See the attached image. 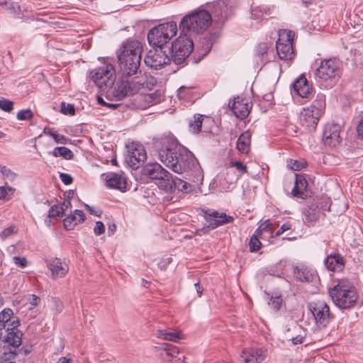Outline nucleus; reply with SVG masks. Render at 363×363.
<instances>
[{"instance_id": "nucleus-1", "label": "nucleus", "mask_w": 363, "mask_h": 363, "mask_svg": "<svg viewBox=\"0 0 363 363\" xmlns=\"http://www.w3.org/2000/svg\"><path fill=\"white\" fill-rule=\"evenodd\" d=\"M155 145L158 149L159 159L177 174H188L197 180L203 178L201 167L194 154L179 145L171 135L157 138Z\"/></svg>"}, {"instance_id": "nucleus-2", "label": "nucleus", "mask_w": 363, "mask_h": 363, "mask_svg": "<svg viewBox=\"0 0 363 363\" xmlns=\"http://www.w3.org/2000/svg\"><path fill=\"white\" fill-rule=\"evenodd\" d=\"M20 325V320L10 308H4L1 311V329L7 331L4 340V351H1V359L9 360L18 354L17 349L22 342V333L17 329Z\"/></svg>"}, {"instance_id": "nucleus-3", "label": "nucleus", "mask_w": 363, "mask_h": 363, "mask_svg": "<svg viewBox=\"0 0 363 363\" xmlns=\"http://www.w3.org/2000/svg\"><path fill=\"white\" fill-rule=\"evenodd\" d=\"M212 25L211 14L204 6H201L184 16L179 26L182 33L201 35L207 32Z\"/></svg>"}, {"instance_id": "nucleus-4", "label": "nucleus", "mask_w": 363, "mask_h": 363, "mask_svg": "<svg viewBox=\"0 0 363 363\" xmlns=\"http://www.w3.org/2000/svg\"><path fill=\"white\" fill-rule=\"evenodd\" d=\"M329 294L334 303L343 309L354 306L358 298L354 286L347 280H340L329 290Z\"/></svg>"}, {"instance_id": "nucleus-5", "label": "nucleus", "mask_w": 363, "mask_h": 363, "mask_svg": "<svg viewBox=\"0 0 363 363\" xmlns=\"http://www.w3.org/2000/svg\"><path fill=\"white\" fill-rule=\"evenodd\" d=\"M340 67L337 57L322 60L315 71L316 81L325 86H332L340 77Z\"/></svg>"}, {"instance_id": "nucleus-6", "label": "nucleus", "mask_w": 363, "mask_h": 363, "mask_svg": "<svg viewBox=\"0 0 363 363\" xmlns=\"http://www.w3.org/2000/svg\"><path fill=\"white\" fill-rule=\"evenodd\" d=\"M194 43L191 38L184 33L179 35L172 44L170 58L176 65H182L186 62L193 52Z\"/></svg>"}, {"instance_id": "nucleus-7", "label": "nucleus", "mask_w": 363, "mask_h": 363, "mask_svg": "<svg viewBox=\"0 0 363 363\" xmlns=\"http://www.w3.org/2000/svg\"><path fill=\"white\" fill-rule=\"evenodd\" d=\"M177 26L172 21L162 23L150 30L147 34V40L150 44L157 48L166 47L165 44L177 34Z\"/></svg>"}, {"instance_id": "nucleus-8", "label": "nucleus", "mask_w": 363, "mask_h": 363, "mask_svg": "<svg viewBox=\"0 0 363 363\" xmlns=\"http://www.w3.org/2000/svg\"><path fill=\"white\" fill-rule=\"evenodd\" d=\"M213 17V24L219 28L233 14V8L228 0H218L204 6Z\"/></svg>"}, {"instance_id": "nucleus-9", "label": "nucleus", "mask_w": 363, "mask_h": 363, "mask_svg": "<svg viewBox=\"0 0 363 363\" xmlns=\"http://www.w3.org/2000/svg\"><path fill=\"white\" fill-rule=\"evenodd\" d=\"M90 78L102 91H108L116 80L113 67L106 65L96 68L90 72Z\"/></svg>"}, {"instance_id": "nucleus-10", "label": "nucleus", "mask_w": 363, "mask_h": 363, "mask_svg": "<svg viewBox=\"0 0 363 363\" xmlns=\"http://www.w3.org/2000/svg\"><path fill=\"white\" fill-rule=\"evenodd\" d=\"M169 47H161L150 50L144 59L145 65L151 69L157 70L168 65L171 61Z\"/></svg>"}, {"instance_id": "nucleus-11", "label": "nucleus", "mask_w": 363, "mask_h": 363, "mask_svg": "<svg viewBox=\"0 0 363 363\" xmlns=\"http://www.w3.org/2000/svg\"><path fill=\"white\" fill-rule=\"evenodd\" d=\"M293 40L294 33L292 31L281 30L279 32V39L277 41V52L281 60H290L294 58Z\"/></svg>"}, {"instance_id": "nucleus-12", "label": "nucleus", "mask_w": 363, "mask_h": 363, "mask_svg": "<svg viewBox=\"0 0 363 363\" xmlns=\"http://www.w3.org/2000/svg\"><path fill=\"white\" fill-rule=\"evenodd\" d=\"M130 76L122 75L121 79L117 83V86L111 90V94L116 100L133 95L139 91L140 83L129 79Z\"/></svg>"}, {"instance_id": "nucleus-13", "label": "nucleus", "mask_w": 363, "mask_h": 363, "mask_svg": "<svg viewBox=\"0 0 363 363\" xmlns=\"http://www.w3.org/2000/svg\"><path fill=\"white\" fill-rule=\"evenodd\" d=\"M308 308L319 327H325L333 317V314L330 313L328 306L323 302L309 303Z\"/></svg>"}, {"instance_id": "nucleus-14", "label": "nucleus", "mask_w": 363, "mask_h": 363, "mask_svg": "<svg viewBox=\"0 0 363 363\" xmlns=\"http://www.w3.org/2000/svg\"><path fill=\"white\" fill-rule=\"evenodd\" d=\"M146 159V152L140 144H135L130 147L125 157L127 163L134 169H137Z\"/></svg>"}, {"instance_id": "nucleus-15", "label": "nucleus", "mask_w": 363, "mask_h": 363, "mask_svg": "<svg viewBox=\"0 0 363 363\" xmlns=\"http://www.w3.org/2000/svg\"><path fill=\"white\" fill-rule=\"evenodd\" d=\"M142 55L130 57H118L121 71L123 75L132 76L138 72L140 66Z\"/></svg>"}, {"instance_id": "nucleus-16", "label": "nucleus", "mask_w": 363, "mask_h": 363, "mask_svg": "<svg viewBox=\"0 0 363 363\" xmlns=\"http://www.w3.org/2000/svg\"><path fill=\"white\" fill-rule=\"evenodd\" d=\"M321 114L322 113L314 107L303 108L300 117L301 123L309 131L314 130Z\"/></svg>"}, {"instance_id": "nucleus-17", "label": "nucleus", "mask_w": 363, "mask_h": 363, "mask_svg": "<svg viewBox=\"0 0 363 363\" xmlns=\"http://www.w3.org/2000/svg\"><path fill=\"white\" fill-rule=\"evenodd\" d=\"M229 106L238 118L243 120L249 115L252 104L248 99L237 96L229 104Z\"/></svg>"}, {"instance_id": "nucleus-18", "label": "nucleus", "mask_w": 363, "mask_h": 363, "mask_svg": "<svg viewBox=\"0 0 363 363\" xmlns=\"http://www.w3.org/2000/svg\"><path fill=\"white\" fill-rule=\"evenodd\" d=\"M340 126L338 124L328 123L325 125L323 140L325 145L330 147H335L341 140L340 136Z\"/></svg>"}, {"instance_id": "nucleus-19", "label": "nucleus", "mask_w": 363, "mask_h": 363, "mask_svg": "<svg viewBox=\"0 0 363 363\" xmlns=\"http://www.w3.org/2000/svg\"><path fill=\"white\" fill-rule=\"evenodd\" d=\"M47 266L51 272L52 278L55 279L65 277L69 271L68 265L59 258H52L48 260Z\"/></svg>"}, {"instance_id": "nucleus-20", "label": "nucleus", "mask_w": 363, "mask_h": 363, "mask_svg": "<svg viewBox=\"0 0 363 363\" xmlns=\"http://www.w3.org/2000/svg\"><path fill=\"white\" fill-rule=\"evenodd\" d=\"M208 216L213 219L208 220V225L203 228V230H213L220 225L226 223H230L234 220L233 217L227 216L225 213H220L217 211H213L208 214Z\"/></svg>"}, {"instance_id": "nucleus-21", "label": "nucleus", "mask_w": 363, "mask_h": 363, "mask_svg": "<svg viewBox=\"0 0 363 363\" xmlns=\"http://www.w3.org/2000/svg\"><path fill=\"white\" fill-rule=\"evenodd\" d=\"M142 52L143 45L140 42L135 40H128L123 43L118 57L140 55H142Z\"/></svg>"}, {"instance_id": "nucleus-22", "label": "nucleus", "mask_w": 363, "mask_h": 363, "mask_svg": "<svg viewBox=\"0 0 363 363\" xmlns=\"http://www.w3.org/2000/svg\"><path fill=\"white\" fill-rule=\"evenodd\" d=\"M294 91L301 98L308 99L313 93V87L305 76H300L293 84Z\"/></svg>"}, {"instance_id": "nucleus-23", "label": "nucleus", "mask_w": 363, "mask_h": 363, "mask_svg": "<svg viewBox=\"0 0 363 363\" xmlns=\"http://www.w3.org/2000/svg\"><path fill=\"white\" fill-rule=\"evenodd\" d=\"M265 356V351L262 348L245 350L241 354L244 363H260Z\"/></svg>"}, {"instance_id": "nucleus-24", "label": "nucleus", "mask_w": 363, "mask_h": 363, "mask_svg": "<svg viewBox=\"0 0 363 363\" xmlns=\"http://www.w3.org/2000/svg\"><path fill=\"white\" fill-rule=\"evenodd\" d=\"M306 336V333L300 325H294L291 328H288L285 333V338L291 341L294 345L301 344Z\"/></svg>"}, {"instance_id": "nucleus-25", "label": "nucleus", "mask_w": 363, "mask_h": 363, "mask_svg": "<svg viewBox=\"0 0 363 363\" xmlns=\"http://www.w3.org/2000/svg\"><path fill=\"white\" fill-rule=\"evenodd\" d=\"M167 172V170L157 162L147 164L143 169L145 175L147 176L151 179H156L157 181L160 179H162V177H165Z\"/></svg>"}, {"instance_id": "nucleus-26", "label": "nucleus", "mask_w": 363, "mask_h": 363, "mask_svg": "<svg viewBox=\"0 0 363 363\" xmlns=\"http://www.w3.org/2000/svg\"><path fill=\"white\" fill-rule=\"evenodd\" d=\"M106 183L110 188L124 191L126 189L127 182L122 174L110 173L106 176Z\"/></svg>"}, {"instance_id": "nucleus-27", "label": "nucleus", "mask_w": 363, "mask_h": 363, "mask_svg": "<svg viewBox=\"0 0 363 363\" xmlns=\"http://www.w3.org/2000/svg\"><path fill=\"white\" fill-rule=\"evenodd\" d=\"M303 220L307 225H313L319 219L321 212L320 209L312 205L305 208L303 211Z\"/></svg>"}, {"instance_id": "nucleus-28", "label": "nucleus", "mask_w": 363, "mask_h": 363, "mask_svg": "<svg viewBox=\"0 0 363 363\" xmlns=\"http://www.w3.org/2000/svg\"><path fill=\"white\" fill-rule=\"evenodd\" d=\"M4 11V12L13 15L18 18L23 19L26 17H28V16L25 13H27L26 10H24L23 11H21L20 6L16 3V2H5L4 4L1 3V11Z\"/></svg>"}, {"instance_id": "nucleus-29", "label": "nucleus", "mask_w": 363, "mask_h": 363, "mask_svg": "<svg viewBox=\"0 0 363 363\" xmlns=\"http://www.w3.org/2000/svg\"><path fill=\"white\" fill-rule=\"evenodd\" d=\"M307 182L306 180L303 177L296 178L295 186L292 189V194L294 196L306 199L308 196V192L306 191Z\"/></svg>"}, {"instance_id": "nucleus-30", "label": "nucleus", "mask_w": 363, "mask_h": 363, "mask_svg": "<svg viewBox=\"0 0 363 363\" xmlns=\"http://www.w3.org/2000/svg\"><path fill=\"white\" fill-rule=\"evenodd\" d=\"M165 174V177H162V179H160L157 181V184L160 189L164 190L167 192H172L175 190L174 177L168 171L166 172Z\"/></svg>"}, {"instance_id": "nucleus-31", "label": "nucleus", "mask_w": 363, "mask_h": 363, "mask_svg": "<svg viewBox=\"0 0 363 363\" xmlns=\"http://www.w3.org/2000/svg\"><path fill=\"white\" fill-rule=\"evenodd\" d=\"M251 134L249 131L242 133L238 139L237 148L242 153H247L250 150Z\"/></svg>"}, {"instance_id": "nucleus-32", "label": "nucleus", "mask_w": 363, "mask_h": 363, "mask_svg": "<svg viewBox=\"0 0 363 363\" xmlns=\"http://www.w3.org/2000/svg\"><path fill=\"white\" fill-rule=\"evenodd\" d=\"M208 117L204 115L196 114L189 121V130L193 133H199L201 131L202 123Z\"/></svg>"}, {"instance_id": "nucleus-33", "label": "nucleus", "mask_w": 363, "mask_h": 363, "mask_svg": "<svg viewBox=\"0 0 363 363\" xmlns=\"http://www.w3.org/2000/svg\"><path fill=\"white\" fill-rule=\"evenodd\" d=\"M156 335L158 338L172 342H178L181 339L179 332L168 331L165 329L158 330Z\"/></svg>"}, {"instance_id": "nucleus-34", "label": "nucleus", "mask_w": 363, "mask_h": 363, "mask_svg": "<svg viewBox=\"0 0 363 363\" xmlns=\"http://www.w3.org/2000/svg\"><path fill=\"white\" fill-rule=\"evenodd\" d=\"M85 216L84 212L80 210H75L71 216H67L64 220V224L65 226L71 225L72 223L74 225H77L78 223L83 222Z\"/></svg>"}, {"instance_id": "nucleus-35", "label": "nucleus", "mask_w": 363, "mask_h": 363, "mask_svg": "<svg viewBox=\"0 0 363 363\" xmlns=\"http://www.w3.org/2000/svg\"><path fill=\"white\" fill-rule=\"evenodd\" d=\"M294 274L296 279L301 281H309L311 280V273L303 267H294Z\"/></svg>"}, {"instance_id": "nucleus-36", "label": "nucleus", "mask_w": 363, "mask_h": 363, "mask_svg": "<svg viewBox=\"0 0 363 363\" xmlns=\"http://www.w3.org/2000/svg\"><path fill=\"white\" fill-rule=\"evenodd\" d=\"M325 264L328 269L335 271L337 268H340L343 266L344 263L342 258L338 256H329L326 261Z\"/></svg>"}, {"instance_id": "nucleus-37", "label": "nucleus", "mask_w": 363, "mask_h": 363, "mask_svg": "<svg viewBox=\"0 0 363 363\" xmlns=\"http://www.w3.org/2000/svg\"><path fill=\"white\" fill-rule=\"evenodd\" d=\"M52 154L54 157H62L65 160H71L74 157L72 152L69 148L64 146L55 147Z\"/></svg>"}, {"instance_id": "nucleus-38", "label": "nucleus", "mask_w": 363, "mask_h": 363, "mask_svg": "<svg viewBox=\"0 0 363 363\" xmlns=\"http://www.w3.org/2000/svg\"><path fill=\"white\" fill-rule=\"evenodd\" d=\"M134 81L140 82L141 84L139 86V90L141 88H145L147 89H152V88L156 84L157 80L153 77H147L145 78L134 77Z\"/></svg>"}, {"instance_id": "nucleus-39", "label": "nucleus", "mask_w": 363, "mask_h": 363, "mask_svg": "<svg viewBox=\"0 0 363 363\" xmlns=\"http://www.w3.org/2000/svg\"><path fill=\"white\" fill-rule=\"evenodd\" d=\"M44 133L47 135L52 136L57 143L66 144L69 140V139H67L65 135H59L58 133L48 128H45L44 129Z\"/></svg>"}, {"instance_id": "nucleus-40", "label": "nucleus", "mask_w": 363, "mask_h": 363, "mask_svg": "<svg viewBox=\"0 0 363 363\" xmlns=\"http://www.w3.org/2000/svg\"><path fill=\"white\" fill-rule=\"evenodd\" d=\"M16 189L9 186L6 183L1 186V200L9 201L13 196Z\"/></svg>"}, {"instance_id": "nucleus-41", "label": "nucleus", "mask_w": 363, "mask_h": 363, "mask_svg": "<svg viewBox=\"0 0 363 363\" xmlns=\"http://www.w3.org/2000/svg\"><path fill=\"white\" fill-rule=\"evenodd\" d=\"M325 106V96L323 94H318L316 96L315 100L313 101V104L311 107H314L315 109L318 110L320 112L323 113V109Z\"/></svg>"}, {"instance_id": "nucleus-42", "label": "nucleus", "mask_w": 363, "mask_h": 363, "mask_svg": "<svg viewBox=\"0 0 363 363\" xmlns=\"http://www.w3.org/2000/svg\"><path fill=\"white\" fill-rule=\"evenodd\" d=\"M259 238H262V236H259L256 233L253 235L250 240V250L251 252L258 251L262 245Z\"/></svg>"}, {"instance_id": "nucleus-43", "label": "nucleus", "mask_w": 363, "mask_h": 363, "mask_svg": "<svg viewBox=\"0 0 363 363\" xmlns=\"http://www.w3.org/2000/svg\"><path fill=\"white\" fill-rule=\"evenodd\" d=\"M230 167H235L240 173V176L237 178L238 179L242 174L247 172V167L240 161H233L230 162Z\"/></svg>"}, {"instance_id": "nucleus-44", "label": "nucleus", "mask_w": 363, "mask_h": 363, "mask_svg": "<svg viewBox=\"0 0 363 363\" xmlns=\"http://www.w3.org/2000/svg\"><path fill=\"white\" fill-rule=\"evenodd\" d=\"M64 212V207H59V206L54 205L50 208L48 214L50 218H56L62 216Z\"/></svg>"}, {"instance_id": "nucleus-45", "label": "nucleus", "mask_w": 363, "mask_h": 363, "mask_svg": "<svg viewBox=\"0 0 363 363\" xmlns=\"http://www.w3.org/2000/svg\"><path fill=\"white\" fill-rule=\"evenodd\" d=\"M33 117V113L30 109H23L20 111L16 115V118L19 121L31 119Z\"/></svg>"}, {"instance_id": "nucleus-46", "label": "nucleus", "mask_w": 363, "mask_h": 363, "mask_svg": "<svg viewBox=\"0 0 363 363\" xmlns=\"http://www.w3.org/2000/svg\"><path fill=\"white\" fill-rule=\"evenodd\" d=\"M1 177L9 182H13L16 179V174L5 166H1Z\"/></svg>"}, {"instance_id": "nucleus-47", "label": "nucleus", "mask_w": 363, "mask_h": 363, "mask_svg": "<svg viewBox=\"0 0 363 363\" xmlns=\"http://www.w3.org/2000/svg\"><path fill=\"white\" fill-rule=\"evenodd\" d=\"M60 111L63 114H69L70 116H74L75 113L74 105L65 102H62Z\"/></svg>"}, {"instance_id": "nucleus-48", "label": "nucleus", "mask_w": 363, "mask_h": 363, "mask_svg": "<svg viewBox=\"0 0 363 363\" xmlns=\"http://www.w3.org/2000/svg\"><path fill=\"white\" fill-rule=\"evenodd\" d=\"M174 183L175 184V189H177L179 191H186L189 186L186 182L177 177H174Z\"/></svg>"}, {"instance_id": "nucleus-49", "label": "nucleus", "mask_w": 363, "mask_h": 363, "mask_svg": "<svg viewBox=\"0 0 363 363\" xmlns=\"http://www.w3.org/2000/svg\"><path fill=\"white\" fill-rule=\"evenodd\" d=\"M13 109V102L7 99L1 98V111L11 112Z\"/></svg>"}, {"instance_id": "nucleus-50", "label": "nucleus", "mask_w": 363, "mask_h": 363, "mask_svg": "<svg viewBox=\"0 0 363 363\" xmlns=\"http://www.w3.org/2000/svg\"><path fill=\"white\" fill-rule=\"evenodd\" d=\"M287 167L292 170L298 171L304 167V164L297 160H290L287 162Z\"/></svg>"}, {"instance_id": "nucleus-51", "label": "nucleus", "mask_w": 363, "mask_h": 363, "mask_svg": "<svg viewBox=\"0 0 363 363\" xmlns=\"http://www.w3.org/2000/svg\"><path fill=\"white\" fill-rule=\"evenodd\" d=\"M18 231V228L13 225H10L9 227L5 228L2 232H1V238H6L9 236H10L11 235H13V234H15Z\"/></svg>"}, {"instance_id": "nucleus-52", "label": "nucleus", "mask_w": 363, "mask_h": 363, "mask_svg": "<svg viewBox=\"0 0 363 363\" xmlns=\"http://www.w3.org/2000/svg\"><path fill=\"white\" fill-rule=\"evenodd\" d=\"M282 299L280 296L272 297L269 302V305L275 311H278L280 308Z\"/></svg>"}, {"instance_id": "nucleus-53", "label": "nucleus", "mask_w": 363, "mask_h": 363, "mask_svg": "<svg viewBox=\"0 0 363 363\" xmlns=\"http://www.w3.org/2000/svg\"><path fill=\"white\" fill-rule=\"evenodd\" d=\"M270 225H271V223L269 222V220H266L264 223H263L256 230V233L259 235V236H262V233H269V228H270Z\"/></svg>"}, {"instance_id": "nucleus-54", "label": "nucleus", "mask_w": 363, "mask_h": 363, "mask_svg": "<svg viewBox=\"0 0 363 363\" xmlns=\"http://www.w3.org/2000/svg\"><path fill=\"white\" fill-rule=\"evenodd\" d=\"M14 264L19 267L24 268L28 264V261L24 257L15 256L13 257Z\"/></svg>"}, {"instance_id": "nucleus-55", "label": "nucleus", "mask_w": 363, "mask_h": 363, "mask_svg": "<svg viewBox=\"0 0 363 363\" xmlns=\"http://www.w3.org/2000/svg\"><path fill=\"white\" fill-rule=\"evenodd\" d=\"M164 350L167 352V354L169 356H171L172 357H176L177 355L179 354L178 349L175 346L172 345H167Z\"/></svg>"}, {"instance_id": "nucleus-56", "label": "nucleus", "mask_w": 363, "mask_h": 363, "mask_svg": "<svg viewBox=\"0 0 363 363\" xmlns=\"http://www.w3.org/2000/svg\"><path fill=\"white\" fill-rule=\"evenodd\" d=\"M60 178L61 181L66 185L71 184L73 182V179L71 175L66 173H60Z\"/></svg>"}, {"instance_id": "nucleus-57", "label": "nucleus", "mask_w": 363, "mask_h": 363, "mask_svg": "<svg viewBox=\"0 0 363 363\" xmlns=\"http://www.w3.org/2000/svg\"><path fill=\"white\" fill-rule=\"evenodd\" d=\"M94 232L96 235H99L104 232V225L102 222L97 221L94 229Z\"/></svg>"}, {"instance_id": "nucleus-58", "label": "nucleus", "mask_w": 363, "mask_h": 363, "mask_svg": "<svg viewBox=\"0 0 363 363\" xmlns=\"http://www.w3.org/2000/svg\"><path fill=\"white\" fill-rule=\"evenodd\" d=\"M291 224L289 223H284L283 224L280 228L278 230V231L276 233V236H279L280 235H281L282 233H284V232L287 231V230H289L291 229Z\"/></svg>"}, {"instance_id": "nucleus-59", "label": "nucleus", "mask_w": 363, "mask_h": 363, "mask_svg": "<svg viewBox=\"0 0 363 363\" xmlns=\"http://www.w3.org/2000/svg\"><path fill=\"white\" fill-rule=\"evenodd\" d=\"M171 262L172 258L164 259L158 263V267L160 268V269L164 270L166 269L167 265H169L171 263Z\"/></svg>"}, {"instance_id": "nucleus-60", "label": "nucleus", "mask_w": 363, "mask_h": 363, "mask_svg": "<svg viewBox=\"0 0 363 363\" xmlns=\"http://www.w3.org/2000/svg\"><path fill=\"white\" fill-rule=\"evenodd\" d=\"M85 207L91 214H94L98 217L101 216V215L102 214V211L100 209L94 211V208L89 206L88 204H86Z\"/></svg>"}, {"instance_id": "nucleus-61", "label": "nucleus", "mask_w": 363, "mask_h": 363, "mask_svg": "<svg viewBox=\"0 0 363 363\" xmlns=\"http://www.w3.org/2000/svg\"><path fill=\"white\" fill-rule=\"evenodd\" d=\"M15 290H16V284L14 282H12L11 284H8V289H5L4 292L5 294H10L13 293L15 291Z\"/></svg>"}, {"instance_id": "nucleus-62", "label": "nucleus", "mask_w": 363, "mask_h": 363, "mask_svg": "<svg viewBox=\"0 0 363 363\" xmlns=\"http://www.w3.org/2000/svg\"><path fill=\"white\" fill-rule=\"evenodd\" d=\"M40 301V299L38 296L33 294L31 296V299H30V303L33 306H36L39 304Z\"/></svg>"}, {"instance_id": "nucleus-63", "label": "nucleus", "mask_w": 363, "mask_h": 363, "mask_svg": "<svg viewBox=\"0 0 363 363\" xmlns=\"http://www.w3.org/2000/svg\"><path fill=\"white\" fill-rule=\"evenodd\" d=\"M357 133L359 136L363 139V118L361 119L357 126Z\"/></svg>"}, {"instance_id": "nucleus-64", "label": "nucleus", "mask_w": 363, "mask_h": 363, "mask_svg": "<svg viewBox=\"0 0 363 363\" xmlns=\"http://www.w3.org/2000/svg\"><path fill=\"white\" fill-rule=\"evenodd\" d=\"M57 363H72V360L67 357H62L59 359Z\"/></svg>"}]
</instances>
